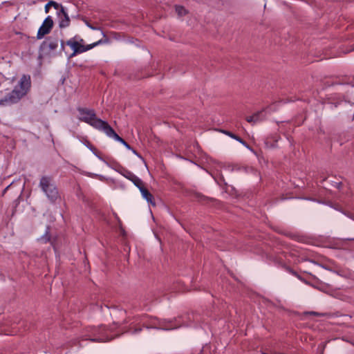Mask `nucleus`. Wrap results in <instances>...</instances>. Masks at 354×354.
Segmentation results:
<instances>
[{"mask_svg": "<svg viewBox=\"0 0 354 354\" xmlns=\"http://www.w3.org/2000/svg\"><path fill=\"white\" fill-rule=\"evenodd\" d=\"M31 86L30 77L23 75L20 79L19 84L10 91H0V106H8L17 103L24 95H26Z\"/></svg>", "mask_w": 354, "mask_h": 354, "instance_id": "1", "label": "nucleus"}, {"mask_svg": "<svg viewBox=\"0 0 354 354\" xmlns=\"http://www.w3.org/2000/svg\"><path fill=\"white\" fill-rule=\"evenodd\" d=\"M77 111L80 113L78 119L80 121L84 122L104 133L106 130V127H109V124L107 122L96 117L95 112L93 109L79 107L77 108Z\"/></svg>", "mask_w": 354, "mask_h": 354, "instance_id": "2", "label": "nucleus"}, {"mask_svg": "<svg viewBox=\"0 0 354 354\" xmlns=\"http://www.w3.org/2000/svg\"><path fill=\"white\" fill-rule=\"evenodd\" d=\"M106 41V40L100 39L99 41L94 42L91 44L84 45V40L83 39L80 38L78 36H75L73 38H71L70 39L66 41V43H64L63 41H61V48L64 49V44L70 46L73 51L71 55V57H73L77 54H80L86 51H88L94 48L95 46L99 44H104Z\"/></svg>", "mask_w": 354, "mask_h": 354, "instance_id": "3", "label": "nucleus"}, {"mask_svg": "<svg viewBox=\"0 0 354 354\" xmlns=\"http://www.w3.org/2000/svg\"><path fill=\"white\" fill-rule=\"evenodd\" d=\"M39 187L50 203H55L59 198L58 189L50 176H42L39 181Z\"/></svg>", "mask_w": 354, "mask_h": 354, "instance_id": "4", "label": "nucleus"}, {"mask_svg": "<svg viewBox=\"0 0 354 354\" xmlns=\"http://www.w3.org/2000/svg\"><path fill=\"white\" fill-rule=\"evenodd\" d=\"M53 26V21L51 18V17L48 16L47 17L42 25L40 26V28L38 30L37 38L38 39H42L46 35L48 34Z\"/></svg>", "mask_w": 354, "mask_h": 354, "instance_id": "5", "label": "nucleus"}, {"mask_svg": "<svg viewBox=\"0 0 354 354\" xmlns=\"http://www.w3.org/2000/svg\"><path fill=\"white\" fill-rule=\"evenodd\" d=\"M147 328H156V329H161V330H171L176 326L172 324L171 321H167L165 319L160 320L154 319L150 326H147Z\"/></svg>", "mask_w": 354, "mask_h": 354, "instance_id": "6", "label": "nucleus"}, {"mask_svg": "<svg viewBox=\"0 0 354 354\" xmlns=\"http://www.w3.org/2000/svg\"><path fill=\"white\" fill-rule=\"evenodd\" d=\"M59 39L57 37H48L42 43V48L45 50H48L49 52L55 50L59 45Z\"/></svg>", "mask_w": 354, "mask_h": 354, "instance_id": "7", "label": "nucleus"}, {"mask_svg": "<svg viewBox=\"0 0 354 354\" xmlns=\"http://www.w3.org/2000/svg\"><path fill=\"white\" fill-rule=\"evenodd\" d=\"M104 133L109 138H112L115 139L116 141L122 143L127 149H132V147L121 137H120L113 129L109 125V127H106V130Z\"/></svg>", "mask_w": 354, "mask_h": 354, "instance_id": "8", "label": "nucleus"}, {"mask_svg": "<svg viewBox=\"0 0 354 354\" xmlns=\"http://www.w3.org/2000/svg\"><path fill=\"white\" fill-rule=\"evenodd\" d=\"M59 18V26L60 28H64L70 25V18L65 10V8H62L61 12H57Z\"/></svg>", "mask_w": 354, "mask_h": 354, "instance_id": "9", "label": "nucleus"}, {"mask_svg": "<svg viewBox=\"0 0 354 354\" xmlns=\"http://www.w3.org/2000/svg\"><path fill=\"white\" fill-rule=\"evenodd\" d=\"M266 118L265 114H263V111H259L257 113H255L251 116H248L246 118L247 122L249 123H251L252 124H254L257 122H262Z\"/></svg>", "mask_w": 354, "mask_h": 354, "instance_id": "10", "label": "nucleus"}, {"mask_svg": "<svg viewBox=\"0 0 354 354\" xmlns=\"http://www.w3.org/2000/svg\"><path fill=\"white\" fill-rule=\"evenodd\" d=\"M142 196L152 206H156V202L153 195L149 192V190L145 187L140 191Z\"/></svg>", "mask_w": 354, "mask_h": 354, "instance_id": "11", "label": "nucleus"}, {"mask_svg": "<svg viewBox=\"0 0 354 354\" xmlns=\"http://www.w3.org/2000/svg\"><path fill=\"white\" fill-rule=\"evenodd\" d=\"M221 132L223 133L224 134L230 136V138L236 140V141L239 142L240 143H241L243 145L245 146L248 147V145L247 143L242 139L239 136L235 135L234 133L229 131H226V130H221Z\"/></svg>", "mask_w": 354, "mask_h": 354, "instance_id": "12", "label": "nucleus"}, {"mask_svg": "<svg viewBox=\"0 0 354 354\" xmlns=\"http://www.w3.org/2000/svg\"><path fill=\"white\" fill-rule=\"evenodd\" d=\"M120 167V170H118L123 176H124L126 178L129 179L131 181V179H133L136 175L131 172L130 171L124 169L123 167H122L120 165H118Z\"/></svg>", "mask_w": 354, "mask_h": 354, "instance_id": "13", "label": "nucleus"}, {"mask_svg": "<svg viewBox=\"0 0 354 354\" xmlns=\"http://www.w3.org/2000/svg\"><path fill=\"white\" fill-rule=\"evenodd\" d=\"M131 182L139 189L140 192L145 187L144 182L137 176L131 179Z\"/></svg>", "mask_w": 354, "mask_h": 354, "instance_id": "14", "label": "nucleus"}, {"mask_svg": "<svg viewBox=\"0 0 354 354\" xmlns=\"http://www.w3.org/2000/svg\"><path fill=\"white\" fill-rule=\"evenodd\" d=\"M175 10L180 17L184 16L187 13L186 9L182 6H176Z\"/></svg>", "mask_w": 354, "mask_h": 354, "instance_id": "15", "label": "nucleus"}, {"mask_svg": "<svg viewBox=\"0 0 354 354\" xmlns=\"http://www.w3.org/2000/svg\"><path fill=\"white\" fill-rule=\"evenodd\" d=\"M48 5H50V6H53L55 10H57V12H61L62 8H64V7L55 1H50L48 2Z\"/></svg>", "mask_w": 354, "mask_h": 354, "instance_id": "16", "label": "nucleus"}, {"mask_svg": "<svg viewBox=\"0 0 354 354\" xmlns=\"http://www.w3.org/2000/svg\"><path fill=\"white\" fill-rule=\"evenodd\" d=\"M109 340H110L109 338H108L106 336H104V335L100 337L90 339V341L93 342H107Z\"/></svg>", "mask_w": 354, "mask_h": 354, "instance_id": "17", "label": "nucleus"}, {"mask_svg": "<svg viewBox=\"0 0 354 354\" xmlns=\"http://www.w3.org/2000/svg\"><path fill=\"white\" fill-rule=\"evenodd\" d=\"M86 146L90 149V150H91L92 151H94L95 150V148L88 142L87 141V145ZM94 153H95V152H93Z\"/></svg>", "mask_w": 354, "mask_h": 354, "instance_id": "18", "label": "nucleus"}, {"mask_svg": "<svg viewBox=\"0 0 354 354\" xmlns=\"http://www.w3.org/2000/svg\"><path fill=\"white\" fill-rule=\"evenodd\" d=\"M272 138L273 139L274 142L277 143L278 140L280 139V136L276 133V135L272 137Z\"/></svg>", "mask_w": 354, "mask_h": 354, "instance_id": "19", "label": "nucleus"}, {"mask_svg": "<svg viewBox=\"0 0 354 354\" xmlns=\"http://www.w3.org/2000/svg\"><path fill=\"white\" fill-rule=\"evenodd\" d=\"M131 151H132V152L136 154L137 156H138L139 158H142V156L135 150L132 148V149H130Z\"/></svg>", "mask_w": 354, "mask_h": 354, "instance_id": "20", "label": "nucleus"}, {"mask_svg": "<svg viewBox=\"0 0 354 354\" xmlns=\"http://www.w3.org/2000/svg\"><path fill=\"white\" fill-rule=\"evenodd\" d=\"M50 7V5H48V3L45 6V12L48 13L49 12V8Z\"/></svg>", "mask_w": 354, "mask_h": 354, "instance_id": "21", "label": "nucleus"}, {"mask_svg": "<svg viewBox=\"0 0 354 354\" xmlns=\"http://www.w3.org/2000/svg\"><path fill=\"white\" fill-rule=\"evenodd\" d=\"M142 330V328H136L133 330V331L132 332V333H139Z\"/></svg>", "mask_w": 354, "mask_h": 354, "instance_id": "22", "label": "nucleus"}, {"mask_svg": "<svg viewBox=\"0 0 354 354\" xmlns=\"http://www.w3.org/2000/svg\"><path fill=\"white\" fill-rule=\"evenodd\" d=\"M342 185V183L341 182L336 183V187L338 188V189H340Z\"/></svg>", "mask_w": 354, "mask_h": 354, "instance_id": "23", "label": "nucleus"}, {"mask_svg": "<svg viewBox=\"0 0 354 354\" xmlns=\"http://www.w3.org/2000/svg\"><path fill=\"white\" fill-rule=\"evenodd\" d=\"M307 313L310 314V315H319L317 313L314 312V311L308 312Z\"/></svg>", "mask_w": 354, "mask_h": 354, "instance_id": "24", "label": "nucleus"}, {"mask_svg": "<svg viewBox=\"0 0 354 354\" xmlns=\"http://www.w3.org/2000/svg\"><path fill=\"white\" fill-rule=\"evenodd\" d=\"M270 138H269V137L266 138V144L267 145H269V143H270Z\"/></svg>", "mask_w": 354, "mask_h": 354, "instance_id": "25", "label": "nucleus"}, {"mask_svg": "<svg viewBox=\"0 0 354 354\" xmlns=\"http://www.w3.org/2000/svg\"><path fill=\"white\" fill-rule=\"evenodd\" d=\"M95 156L99 158L101 160L104 161V162H106V160H104V159L102 158H101L100 156H99L98 155H97L96 153H95Z\"/></svg>", "mask_w": 354, "mask_h": 354, "instance_id": "26", "label": "nucleus"}, {"mask_svg": "<svg viewBox=\"0 0 354 354\" xmlns=\"http://www.w3.org/2000/svg\"><path fill=\"white\" fill-rule=\"evenodd\" d=\"M105 329H106V328H105V327L104 326V327L102 328V330L104 331V330H105Z\"/></svg>", "mask_w": 354, "mask_h": 354, "instance_id": "27", "label": "nucleus"}, {"mask_svg": "<svg viewBox=\"0 0 354 354\" xmlns=\"http://www.w3.org/2000/svg\"><path fill=\"white\" fill-rule=\"evenodd\" d=\"M271 147H274V144L270 145Z\"/></svg>", "mask_w": 354, "mask_h": 354, "instance_id": "28", "label": "nucleus"}, {"mask_svg": "<svg viewBox=\"0 0 354 354\" xmlns=\"http://www.w3.org/2000/svg\"><path fill=\"white\" fill-rule=\"evenodd\" d=\"M348 240H354V238H353V239H349Z\"/></svg>", "mask_w": 354, "mask_h": 354, "instance_id": "29", "label": "nucleus"}]
</instances>
